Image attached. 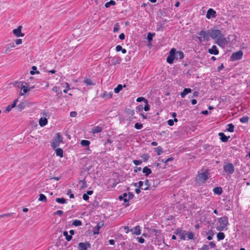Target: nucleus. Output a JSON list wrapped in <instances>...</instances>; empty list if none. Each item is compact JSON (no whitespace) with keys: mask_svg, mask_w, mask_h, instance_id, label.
I'll return each instance as SVG.
<instances>
[{"mask_svg":"<svg viewBox=\"0 0 250 250\" xmlns=\"http://www.w3.org/2000/svg\"><path fill=\"white\" fill-rule=\"evenodd\" d=\"M143 109L144 108L142 105H139L136 107V110L137 113H141Z\"/></svg>","mask_w":250,"mask_h":250,"instance_id":"obj_39","label":"nucleus"},{"mask_svg":"<svg viewBox=\"0 0 250 250\" xmlns=\"http://www.w3.org/2000/svg\"><path fill=\"white\" fill-rule=\"evenodd\" d=\"M123 89V86L121 84H118L117 87H116L114 89V91L115 93H118L120 91L122 90Z\"/></svg>","mask_w":250,"mask_h":250,"instance_id":"obj_35","label":"nucleus"},{"mask_svg":"<svg viewBox=\"0 0 250 250\" xmlns=\"http://www.w3.org/2000/svg\"><path fill=\"white\" fill-rule=\"evenodd\" d=\"M18 87L21 88L20 95L23 96L32 89L34 88V86L29 87V84L25 82H21Z\"/></svg>","mask_w":250,"mask_h":250,"instance_id":"obj_3","label":"nucleus"},{"mask_svg":"<svg viewBox=\"0 0 250 250\" xmlns=\"http://www.w3.org/2000/svg\"><path fill=\"white\" fill-rule=\"evenodd\" d=\"M62 141V135L60 133H58L51 142V146L53 148L55 149L60 146Z\"/></svg>","mask_w":250,"mask_h":250,"instance_id":"obj_4","label":"nucleus"},{"mask_svg":"<svg viewBox=\"0 0 250 250\" xmlns=\"http://www.w3.org/2000/svg\"><path fill=\"white\" fill-rule=\"evenodd\" d=\"M223 34L219 29H211L210 30V37L215 41L218 40Z\"/></svg>","mask_w":250,"mask_h":250,"instance_id":"obj_7","label":"nucleus"},{"mask_svg":"<svg viewBox=\"0 0 250 250\" xmlns=\"http://www.w3.org/2000/svg\"><path fill=\"white\" fill-rule=\"evenodd\" d=\"M12 213H5V214H1V215H0V218H3L5 217L10 216L12 215Z\"/></svg>","mask_w":250,"mask_h":250,"instance_id":"obj_59","label":"nucleus"},{"mask_svg":"<svg viewBox=\"0 0 250 250\" xmlns=\"http://www.w3.org/2000/svg\"><path fill=\"white\" fill-rule=\"evenodd\" d=\"M243 53L242 51H238L237 52L233 53L231 55L230 58L233 61H237L242 59Z\"/></svg>","mask_w":250,"mask_h":250,"instance_id":"obj_10","label":"nucleus"},{"mask_svg":"<svg viewBox=\"0 0 250 250\" xmlns=\"http://www.w3.org/2000/svg\"><path fill=\"white\" fill-rule=\"evenodd\" d=\"M150 187V184L149 183V181L148 179H146L145 181V184L144 186V188H142V189L144 190H148Z\"/></svg>","mask_w":250,"mask_h":250,"instance_id":"obj_23","label":"nucleus"},{"mask_svg":"<svg viewBox=\"0 0 250 250\" xmlns=\"http://www.w3.org/2000/svg\"><path fill=\"white\" fill-rule=\"evenodd\" d=\"M136 239L140 243L143 244L145 242V239L142 237H137Z\"/></svg>","mask_w":250,"mask_h":250,"instance_id":"obj_56","label":"nucleus"},{"mask_svg":"<svg viewBox=\"0 0 250 250\" xmlns=\"http://www.w3.org/2000/svg\"><path fill=\"white\" fill-rule=\"evenodd\" d=\"M229 224L228 218L225 216L217 219L216 229L218 231H222L227 230Z\"/></svg>","mask_w":250,"mask_h":250,"instance_id":"obj_1","label":"nucleus"},{"mask_svg":"<svg viewBox=\"0 0 250 250\" xmlns=\"http://www.w3.org/2000/svg\"><path fill=\"white\" fill-rule=\"evenodd\" d=\"M249 118L248 116H243L240 119V121L242 123L246 124L249 122Z\"/></svg>","mask_w":250,"mask_h":250,"instance_id":"obj_34","label":"nucleus"},{"mask_svg":"<svg viewBox=\"0 0 250 250\" xmlns=\"http://www.w3.org/2000/svg\"><path fill=\"white\" fill-rule=\"evenodd\" d=\"M22 26H19L17 28L13 30V33L15 36L17 37H22L24 36V34L21 33Z\"/></svg>","mask_w":250,"mask_h":250,"instance_id":"obj_11","label":"nucleus"},{"mask_svg":"<svg viewBox=\"0 0 250 250\" xmlns=\"http://www.w3.org/2000/svg\"><path fill=\"white\" fill-rule=\"evenodd\" d=\"M186 236L188 240L192 239L193 238V234L192 232H188L186 233Z\"/></svg>","mask_w":250,"mask_h":250,"instance_id":"obj_41","label":"nucleus"},{"mask_svg":"<svg viewBox=\"0 0 250 250\" xmlns=\"http://www.w3.org/2000/svg\"><path fill=\"white\" fill-rule=\"evenodd\" d=\"M84 83L87 85H93L94 83H93L92 81L88 78H86L83 81Z\"/></svg>","mask_w":250,"mask_h":250,"instance_id":"obj_30","label":"nucleus"},{"mask_svg":"<svg viewBox=\"0 0 250 250\" xmlns=\"http://www.w3.org/2000/svg\"><path fill=\"white\" fill-rule=\"evenodd\" d=\"M63 213V211L61 210H58L57 211H56L55 212H54V215H59L60 216H61L62 215Z\"/></svg>","mask_w":250,"mask_h":250,"instance_id":"obj_55","label":"nucleus"},{"mask_svg":"<svg viewBox=\"0 0 250 250\" xmlns=\"http://www.w3.org/2000/svg\"><path fill=\"white\" fill-rule=\"evenodd\" d=\"M233 37L232 35H229L227 38L224 37V34H223L217 41L215 43L220 47L224 48L228 44L230 38Z\"/></svg>","mask_w":250,"mask_h":250,"instance_id":"obj_2","label":"nucleus"},{"mask_svg":"<svg viewBox=\"0 0 250 250\" xmlns=\"http://www.w3.org/2000/svg\"><path fill=\"white\" fill-rule=\"evenodd\" d=\"M225 237V235L223 232H219L217 234V238L218 241L223 240Z\"/></svg>","mask_w":250,"mask_h":250,"instance_id":"obj_28","label":"nucleus"},{"mask_svg":"<svg viewBox=\"0 0 250 250\" xmlns=\"http://www.w3.org/2000/svg\"><path fill=\"white\" fill-rule=\"evenodd\" d=\"M63 236H64L65 237V239L67 241H69L72 239V236L68 235L67 231H64L63 232Z\"/></svg>","mask_w":250,"mask_h":250,"instance_id":"obj_33","label":"nucleus"},{"mask_svg":"<svg viewBox=\"0 0 250 250\" xmlns=\"http://www.w3.org/2000/svg\"><path fill=\"white\" fill-rule=\"evenodd\" d=\"M180 238L181 240H185L186 238V233L184 231H183L182 233L179 235Z\"/></svg>","mask_w":250,"mask_h":250,"instance_id":"obj_46","label":"nucleus"},{"mask_svg":"<svg viewBox=\"0 0 250 250\" xmlns=\"http://www.w3.org/2000/svg\"><path fill=\"white\" fill-rule=\"evenodd\" d=\"M216 16V12L212 8L209 9L206 14V18L210 19L211 18H214Z\"/></svg>","mask_w":250,"mask_h":250,"instance_id":"obj_12","label":"nucleus"},{"mask_svg":"<svg viewBox=\"0 0 250 250\" xmlns=\"http://www.w3.org/2000/svg\"><path fill=\"white\" fill-rule=\"evenodd\" d=\"M154 151H155V152H156L157 153L158 155H160L164 152L163 148L160 146H159L155 148Z\"/></svg>","mask_w":250,"mask_h":250,"instance_id":"obj_26","label":"nucleus"},{"mask_svg":"<svg viewBox=\"0 0 250 250\" xmlns=\"http://www.w3.org/2000/svg\"><path fill=\"white\" fill-rule=\"evenodd\" d=\"M175 54L176 49L174 48L171 49L167 58V61L168 63L171 64L173 62L174 60H176Z\"/></svg>","mask_w":250,"mask_h":250,"instance_id":"obj_8","label":"nucleus"},{"mask_svg":"<svg viewBox=\"0 0 250 250\" xmlns=\"http://www.w3.org/2000/svg\"><path fill=\"white\" fill-rule=\"evenodd\" d=\"M147 100H146V99H145L144 97H138L137 99H136V101L137 102H141L142 101H143L145 103H147Z\"/></svg>","mask_w":250,"mask_h":250,"instance_id":"obj_42","label":"nucleus"},{"mask_svg":"<svg viewBox=\"0 0 250 250\" xmlns=\"http://www.w3.org/2000/svg\"><path fill=\"white\" fill-rule=\"evenodd\" d=\"M134 186L137 187L138 186L139 188H144V182L140 181L138 183H134Z\"/></svg>","mask_w":250,"mask_h":250,"instance_id":"obj_43","label":"nucleus"},{"mask_svg":"<svg viewBox=\"0 0 250 250\" xmlns=\"http://www.w3.org/2000/svg\"><path fill=\"white\" fill-rule=\"evenodd\" d=\"M119 30V25L118 23H116L114 27L113 28V32H117Z\"/></svg>","mask_w":250,"mask_h":250,"instance_id":"obj_52","label":"nucleus"},{"mask_svg":"<svg viewBox=\"0 0 250 250\" xmlns=\"http://www.w3.org/2000/svg\"><path fill=\"white\" fill-rule=\"evenodd\" d=\"M22 43V40L21 39H16L15 40V43L16 45H20Z\"/></svg>","mask_w":250,"mask_h":250,"instance_id":"obj_54","label":"nucleus"},{"mask_svg":"<svg viewBox=\"0 0 250 250\" xmlns=\"http://www.w3.org/2000/svg\"><path fill=\"white\" fill-rule=\"evenodd\" d=\"M38 200L39 201L46 202L47 201V198L42 193L40 194Z\"/></svg>","mask_w":250,"mask_h":250,"instance_id":"obj_32","label":"nucleus"},{"mask_svg":"<svg viewBox=\"0 0 250 250\" xmlns=\"http://www.w3.org/2000/svg\"><path fill=\"white\" fill-rule=\"evenodd\" d=\"M167 124L169 126H172L174 125L173 120L170 119L167 121Z\"/></svg>","mask_w":250,"mask_h":250,"instance_id":"obj_60","label":"nucleus"},{"mask_svg":"<svg viewBox=\"0 0 250 250\" xmlns=\"http://www.w3.org/2000/svg\"><path fill=\"white\" fill-rule=\"evenodd\" d=\"M198 35L200 36L198 37L199 41L200 42L204 41H208L210 36V30H201L198 33Z\"/></svg>","mask_w":250,"mask_h":250,"instance_id":"obj_6","label":"nucleus"},{"mask_svg":"<svg viewBox=\"0 0 250 250\" xmlns=\"http://www.w3.org/2000/svg\"><path fill=\"white\" fill-rule=\"evenodd\" d=\"M81 145L83 146H89L90 142L88 140H83L81 142Z\"/></svg>","mask_w":250,"mask_h":250,"instance_id":"obj_36","label":"nucleus"},{"mask_svg":"<svg viewBox=\"0 0 250 250\" xmlns=\"http://www.w3.org/2000/svg\"><path fill=\"white\" fill-rule=\"evenodd\" d=\"M77 113L75 111H72L70 112V115L72 117H75L77 116Z\"/></svg>","mask_w":250,"mask_h":250,"instance_id":"obj_62","label":"nucleus"},{"mask_svg":"<svg viewBox=\"0 0 250 250\" xmlns=\"http://www.w3.org/2000/svg\"><path fill=\"white\" fill-rule=\"evenodd\" d=\"M208 53L210 54H213L215 55H218L219 51L216 45H213L211 48L208 49Z\"/></svg>","mask_w":250,"mask_h":250,"instance_id":"obj_15","label":"nucleus"},{"mask_svg":"<svg viewBox=\"0 0 250 250\" xmlns=\"http://www.w3.org/2000/svg\"><path fill=\"white\" fill-rule=\"evenodd\" d=\"M132 231V233L133 234L140 235L141 233V229L140 226H136L133 229Z\"/></svg>","mask_w":250,"mask_h":250,"instance_id":"obj_20","label":"nucleus"},{"mask_svg":"<svg viewBox=\"0 0 250 250\" xmlns=\"http://www.w3.org/2000/svg\"><path fill=\"white\" fill-rule=\"evenodd\" d=\"M18 99H16L15 100L13 104H12L10 105V106L12 107V108H13L14 107H15L16 106V104H17V102H18Z\"/></svg>","mask_w":250,"mask_h":250,"instance_id":"obj_63","label":"nucleus"},{"mask_svg":"<svg viewBox=\"0 0 250 250\" xmlns=\"http://www.w3.org/2000/svg\"><path fill=\"white\" fill-rule=\"evenodd\" d=\"M103 130V127L100 126H96L92 128V133L93 134H96L100 133Z\"/></svg>","mask_w":250,"mask_h":250,"instance_id":"obj_18","label":"nucleus"},{"mask_svg":"<svg viewBox=\"0 0 250 250\" xmlns=\"http://www.w3.org/2000/svg\"><path fill=\"white\" fill-rule=\"evenodd\" d=\"M155 34H152L151 33H148L147 36V39L149 42H150L152 40V38L153 36H154Z\"/></svg>","mask_w":250,"mask_h":250,"instance_id":"obj_45","label":"nucleus"},{"mask_svg":"<svg viewBox=\"0 0 250 250\" xmlns=\"http://www.w3.org/2000/svg\"><path fill=\"white\" fill-rule=\"evenodd\" d=\"M47 123H48L47 119L44 117H41L39 121V125L41 127H43V126H45L47 124Z\"/></svg>","mask_w":250,"mask_h":250,"instance_id":"obj_14","label":"nucleus"},{"mask_svg":"<svg viewBox=\"0 0 250 250\" xmlns=\"http://www.w3.org/2000/svg\"><path fill=\"white\" fill-rule=\"evenodd\" d=\"M82 224V223L81 221L79 220H75L72 223V225L76 227L80 226Z\"/></svg>","mask_w":250,"mask_h":250,"instance_id":"obj_38","label":"nucleus"},{"mask_svg":"<svg viewBox=\"0 0 250 250\" xmlns=\"http://www.w3.org/2000/svg\"><path fill=\"white\" fill-rule=\"evenodd\" d=\"M133 163L136 166H138L142 164V162L141 160H134L133 161Z\"/></svg>","mask_w":250,"mask_h":250,"instance_id":"obj_50","label":"nucleus"},{"mask_svg":"<svg viewBox=\"0 0 250 250\" xmlns=\"http://www.w3.org/2000/svg\"><path fill=\"white\" fill-rule=\"evenodd\" d=\"M67 195L69 196V197L71 199L74 198V194L72 193L71 189H68L67 191Z\"/></svg>","mask_w":250,"mask_h":250,"instance_id":"obj_49","label":"nucleus"},{"mask_svg":"<svg viewBox=\"0 0 250 250\" xmlns=\"http://www.w3.org/2000/svg\"><path fill=\"white\" fill-rule=\"evenodd\" d=\"M143 172L145 174L146 177H147L150 174L152 173V170L147 167H145L143 168Z\"/></svg>","mask_w":250,"mask_h":250,"instance_id":"obj_21","label":"nucleus"},{"mask_svg":"<svg viewBox=\"0 0 250 250\" xmlns=\"http://www.w3.org/2000/svg\"><path fill=\"white\" fill-rule=\"evenodd\" d=\"M89 196L86 194L84 193L83 195V199L85 201H87L89 199Z\"/></svg>","mask_w":250,"mask_h":250,"instance_id":"obj_57","label":"nucleus"},{"mask_svg":"<svg viewBox=\"0 0 250 250\" xmlns=\"http://www.w3.org/2000/svg\"><path fill=\"white\" fill-rule=\"evenodd\" d=\"M209 173L208 171L204 172L198 173L196 177V181L199 184L205 183L208 178Z\"/></svg>","mask_w":250,"mask_h":250,"instance_id":"obj_5","label":"nucleus"},{"mask_svg":"<svg viewBox=\"0 0 250 250\" xmlns=\"http://www.w3.org/2000/svg\"><path fill=\"white\" fill-rule=\"evenodd\" d=\"M234 125L232 124H229L227 125L226 130L230 132H233L234 131Z\"/></svg>","mask_w":250,"mask_h":250,"instance_id":"obj_29","label":"nucleus"},{"mask_svg":"<svg viewBox=\"0 0 250 250\" xmlns=\"http://www.w3.org/2000/svg\"><path fill=\"white\" fill-rule=\"evenodd\" d=\"M78 246L80 250H87L90 244L88 243H80Z\"/></svg>","mask_w":250,"mask_h":250,"instance_id":"obj_13","label":"nucleus"},{"mask_svg":"<svg viewBox=\"0 0 250 250\" xmlns=\"http://www.w3.org/2000/svg\"><path fill=\"white\" fill-rule=\"evenodd\" d=\"M143 125L141 123H137L135 124L134 127L137 129H141L143 128Z\"/></svg>","mask_w":250,"mask_h":250,"instance_id":"obj_44","label":"nucleus"},{"mask_svg":"<svg viewBox=\"0 0 250 250\" xmlns=\"http://www.w3.org/2000/svg\"><path fill=\"white\" fill-rule=\"evenodd\" d=\"M32 70L30 71V73L31 75H34L35 74H39L40 72L37 70V67L35 66H33L32 67Z\"/></svg>","mask_w":250,"mask_h":250,"instance_id":"obj_37","label":"nucleus"},{"mask_svg":"<svg viewBox=\"0 0 250 250\" xmlns=\"http://www.w3.org/2000/svg\"><path fill=\"white\" fill-rule=\"evenodd\" d=\"M65 84L66 85V88L63 90V92L64 93H67L68 91L70 89V85L68 83H65Z\"/></svg>","mask_w":250,"mask_h":250,"instance_id":"obj_47","label":"nucleus"},{"mask_svg":"<svg viewBox=\"0 0 250 250\" xmlns=\"http://www.w3.org/2000/svg\"><path fill=\"white\" fill-rule=\"evenodd\" d=\"M116 4V2L114 0H111L108 2H107L105 3V7L106 8H109L110 6H114Z\"/></svg>","mask_w":250,"mask_h":250,"instance_id":"obj_31","label":"nucleus"},{"mask_svg":"<svg viewBox=\"0 0 250 250\" xmlns=\"http://www.w3.org/2000/svg\"><path fill=\"white\" fill-rule=\"evenodd\" d=\"M191 92V89L189 88H185L183 91L181 92L180 95L182 98H184L187 94Z\"/></svg>","mask_w":250,"mask_h":250,"instance_id":"obj_19","label":"nucleus"},{"mask_svg":"<svg viewBox=\"0 0 250 250\" xmlns=\"http://www.w3.org/2000/svg\"><path fill=\"white\" fill-rule=\"evenodd\" d=\"M218 135L220 136V139L223 142H227L230 136H226L224 133H219Z\"/></svg>","mask_w":250,"mask_h":250,"instance_id":"obj_17","label":"nucleus"},{"mask_svg":"<svg viewBox=\"0 0 250 250\" xmlns=\"http://www.w3.org/2000/svg\"><path fill=\"white\" fill-rule=\"evenodd\" d=\"M8 48H14L15 47V45L14 42H11L8 43L7 45Z\"/></svg>","mask_w":250,"mask_h":250,"instance_id":"obj_58","label":"nucleus"},{"mask_svg":"<svg viewBox=\"0 0 250 250\" xmlns=\"http://www.w3.org/2000/svg\"><path fill=\"white\" fill-rule=\"evenodd\" d=\"M224 171L229 174H232L234 171V167L232 164L228 163L224 166Z\"/></svg>","mask_w":250,"mask_h":250,"instance_id":"obj_9","label":"nucleus"},{"mask_svg":"<svg viewBox=\"0 0 250 250\" xmlns=\"http://www.w3.org/2000/svg\"><path fill=\"white\" fill-rule=\"evenodd\" d=\"M101 227V226L99 224H97V226H96V230L94 232V234H98L99 233V230L100 229V228Z\"/></svg>","mask_w":250,"mask_h":250,"instance_id":"obj_51","label":"nucleus"},{"mask_svg":"<svg viewBox=\"0 0 250 250\" xmlns=\"http://www.w3.org/2000/svg\"><path fill=\"white\" fill-rule=\"evenodd\" d=\"M213 191L214 193L217 195H220L222 193V189L220 187H216L213 188Z\"/></svg>","mask_w":250,"mask_h":250,"instance_id":"obj_27","label":"nucleus"},{"mask_svg":"<svg viewBox=\"0 0 250 250\" xmlns=\"http://www.w3.org/2000/svg\"><path fill=\"white\" fill-rule=\"evenodd\" d=\"M124 229L125 230V232L126 233H128L130 231H132L133 229H130L129 228L128 226H125L124 227Z\"/></svg>","mask_w":250,"mask_h":250,"instance_id":"obj_53","label":"nucleus"},{"mask_svg":"<svg viewBox=\"0 0 250 250\" xmlns=\"http://www.w3.org/2000/svg\"><path fill=\"white\" fill-rule=\"evenodd\" d=\"M122 47L120 45H118L117 46H116V51L117 52H119L120 51H121L122 49Z\"/></svg>","mask_w":250,"mask_h":250,"instance_id":"obj_61","label":"nucleus"},{"mask_svg":"<svg viewBox=\"0 0 250 250\" xmlns=\"http://www.w3.org/2000/svg\"><path fill=\"white\" fill-rule=\"evenodd\" d=\"M128 194L126 193H124L122 195L120 196L119 199L120 200H123L124 202L127 203L130 200L129 197H128Z\"/></svg>","mask_w":250,"mask_h":250,"instance_id":"obj_16","label":"nucleus"},{"mask_svg":"<svg viewBox=\"0 0 250 250\" xmlns=\"http://www.w3.org/2000/svg\"><path fill=\"white\" fill-rule=\"evenodd\" d=\"M141 157L144 162H146L148 160L149 156L148 154L145 153V154H144L141 156Z\"/></svg>","mask_w":250,"mask_h":250,"instance_id":"obj_40","label":"nucleus"},{"mask_svg":"<svg viewBox=\"0 0 250 250\" xmlns=\"http://www.w3.org/2000/svg\"><path fill=\"white\" fill-rule=\"evenodd\" d=\"M175 56L176 60L178 59L181 60L184 57V54L183 52L181 51H176Z\"/></svg>","mask_w":250,"mask_h":250,"instance_id":"obj_25","label":"nucleus"},{"mask_svg":"<svg viewBox=\"0 0 250 250\" xmlns=\"http://www.w3.org/2000/svg\"><path fill=\"white\" fill-rule=\"evenodd\" d=\"M125 38V35L124 33H121L120 35H119V39L121 40H124Z\"/></svg>","mask_w":250,"mask_h":250,"instance_id":"obj_64","label":"nucleus"},{"mask_svg":"<svg viewBox=\"0 0 250 250\" xmlns=\"http://www.w3.org/2000/svg\"><path fill=\"white\" fill-rule=\"evenodd\" d=\"M55 152L57 156H59L61 158L63 157V150L61 148H55Z\"/></svg>","mask_w":250,"mask_h":250,"instance_id":"obj_22","label":"nucleus"},{"mask_svg":"<svg viewBox=\"0 0 250 250\" xmlns=\"http://www.w3.org/2000/svg\"><path fill=\"white\" fill-rule=\"evenodd\" d=\"M145 104H146V105L144 107H143V108H144V109L145 110V111H147L149 110V109H150V105H149V104L148 103V101H147V103H145Z\"/></svg>","mask_w":250,"mask_h":250,"instance_id":"obj_48","label":"nucleus"},{"mask_svg":"<svg viewBox=\"0 0 250 250\" xmlns=\"http://www.w3.org/2000/svg\"><path fill=\"white\" fill-rule=\"evenodd\" d=\"M55 201L58 203L61 204H66L67 203V200L64 198H56Z\"/></svg>","mask_w":250,"mask_h":250,"instance_id":"obj_24","label":"nucleus"}]
</instances>
